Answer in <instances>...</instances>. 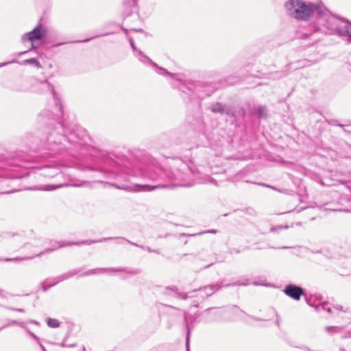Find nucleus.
Segmentation results:
<instances>
[{"label":"nucleus","instance_id":"58836bf2","mask_svg":"<svg viewBox=\"0 0 351 351\" xmlns=\"http://www.w3.org/2000/svg\"><path fill=\"white\" fill-rule=\"evenodd\" d=\"M210 310H212V308H208V309H206V311H210Z\"/></svg>","mask_w":351,"mask_h":351},{"label":"nucleus","instance_id":"aec40b11","mask_svg":"<svg viewBox=\"0 0 351 351\" xmlns=\"http://www.w3.org/2000/svg\"><path fill=\"white\" fill-rule=\"evenodd\" d=\"M117 239H119V240H121V241H127V242H128L129 243H130V244H132L133 245L140 247L141 248H142L143 250H147L149 252H152V251H153L149 247H145V246H142V245H137V244H136L134 243H132V242H131V241H130L128 240L125 239L124 238L117 237Z\"/></svg>","mask_w":351,"mask_h":351},{"label":"nucleus","instance_id":"0eeeda50","mask_svg":"<svg viewBox=\"0 0 351 351\" xmlns=\"http://www.w3.org/2000/svg\"><path fill=\"white\" fill-rule=\"evenodd\" d=\"M77 274V271L73 270V271H69L67 273H65L62 275H60L56 278H55L54 279H47L46 280H45L41 285H40V287H42L43 290L44 291H47L48 289H49L50 287L56 285V284L66 280V279H68L72 276H73L74 275H75Z\"/></svg>","mask_w":351,"mask_h":351},{"label":"nucleus","instance_id":"473e14b6","mask_svg":"<svg viewBox=\"0 0 351 351\" xmlns=\"http://www.w3.org/2000/svg\"><path fill=\"white\" fill-rule=\"evenodd\" d=\"M216 232L217 231L215 230H211L208 231V232H210V233H216Z\"/></svg>","mask_w":351,"mask_h":351},{"label":"nucleus","instance_id":"4c0bfd02","mask_svg":"<svg viewBox=\"0 0 351 351\" xmlns=\"http://www.w3.org/2000/svg\"><path fill=\"white\" fill-rule=\"evenodd\" d=\"M307 303H308L309 305H311V303H310V300H307Z\"/></svg>","mask_w":351,"mask_h":351},{"label":"nucleus","instance_id":"f8f14e48","mask_svg":"<svg viewBox=\"0 0 351 351\" xmlns=\"http://www.w3.org/2000/svg\"><path fill=\"white\" fill-rule=\"evenodd\" d=\"M71 245V243H60L59 242H57V241H54L52 244V247H49V248H47L45 249L43 252H38L36 254V256H39L42 254H44V253H49L50 252H52L56 249H58L61 247H63V246H66V245Z\"/></svg>","mask_w":351,"mask_h":351},{"label":"nucleus","instance_id":"9b49d317","mask_svg":"<svg viewBox=\"0 0 351 351\" xmlns=\"http://www.w3.org/2000/svg\"><path fill=\"white\" fill-rule=\"evenodd\" d=\"M221 287L222 285L221 284L216 283L215 285L206 286L204 288L199 289V291L204 293L206 297H208L219 290Z\"/></svg>","mask_w":351,"mask_h":351},{"label":"nucleus","instance_id":"a211bd4d","mask_svg":"<svg viewBox=\"0 0 351 351\" xmlns=\"http://www.w3.org/2000/svg\"><path fill=\"white\" fill-rule=\"evenodd\" d=\"M32 64L38 68L41 67V64L36 58H29V59L25 60L22 63V64Z\"/></svg>","mask_w":351,"mask_h":351},{"label":"nucleus","instance_id":"c9c22d12","mask_svg":"<svg viewBox=\"0 0 351 351\" xmlns=\"http://www.w3.org/2000/svg\"><path fill=\"white\" fill-rule=\"evenodd\" d=\"M152 252L157 253V254L159 253L158 250H153Z\"/></svg>","mask_w":351,"mask_h":351},{"label":"nucleus","instance_id":"ddd939ff","mask_svg":"<svg viewBox=\"0 0 351 351\" xmlns=\"http://www.w3.org/2000/svg\"><path fill=\"white\" fill-rule=\"evenodd\" d=\"M13 324H16V325L19 326L20 327H21L22 328L25 329V331L30 335V332H32L27 327L26 323H25L23 322H19V321H16V320H12L9 323L5 324L2 328L8 327V326H10L13 325Z\"/></svg>","mask_w":351,"mask_h":351},{"label":"nucleus","instance_id":"a878e982","mask_svg":"<svg viewBox=\"0 0 351 351\" xmlns=\"http://www.w3.org/2000/svg\"><path fill=\"white\" fill-rule=\"evenodd\" d=\"M10 310L17 311V312H24V309L23 308H8Z\"/></svg>","mask_w":351,"mask_h":351},{"label":"nucleus","instance_id":"f257e3e1","mask_svg":"<svg viewBox=\"0 0 351 351\" xmlns=\"http://www.w3.org/2000/svg\"><path fill=\"white\" fill-rule=\"evenodd\" d=\"M169 170L165 171L157 167L152 170L150 167L143 176L149 179L153 184H135L133 185H114L119 189L131 192H147L158 189L172 188L174 186H191L196 183L217 185L215 179L204 175L205 171L196 169L193 162H189L177 158L169 163Z\"/></svg>","mask_w":351,"mask_h":351},{"label":"nucleus","instance_id":"6ab92c4d","mask_svg":"<svg viewBox=\"0 0 351 351\" xmlns=\"http://www.w3.org/2000/svg\"><path fill=\"white\" fill-rule=\"evenodd\" d=\"M256 114L260 118H264L267 115L266 108L263 106H260L256 109Z\"/></svg>","mask_w":351,"mask_h":351},{"label":"nucleus","instance_id":"ea45409f","mask_svg":"<svg viewBox=\"0 0 351 351\" xmlns=\"http://www.w3.org/2000/svg\"><path fill=\"white\" fill-rule=\"evenodd\" d=\"M184 319H185L186 321L187 320V317H186V315H184Z\"/></svg>","mask_w":351,"mask_h":351},{"label":"nucleus","instance_id":"7ed1b4c3","mask_svg":"<svg viewBox=\"0 0 351 351\" xmlns=\"http://www.w3.org/2000/svg\"><path fill=\"white\" fill-rule=\"evenodd\" d=\"M284 8L286 14L297 20L306 21L318 10V8L311 2L302 0H287Z\"/></svg>","mask_w":351,"mask_h":351},{"label":"nucleus","instance_id":"39448f33","mask_svg":"<svg viewBox=\"0 0 351 351\" xmlns=\"http://www.w3.org/2000/svg\"><path fill=\"white\" fill-rule=\"evenodd\" d=\"M315 308L317 311L324 310L328 313L336 315L343 319V322L345 324L351 323V310L349 308H343L341 305H335L332 307H330L327 302H324L321 304L316 305Z\"/></svg>","mask_w":351,"mask_h":351},{"label":"nucleus","instance_id":"1a4fd4ad","mask_svg":"<svg viewBox=\"0 0 351 351\" xmlns=\"http://www.w3.org/2000/svg\"><path fill=\"white\" fill-rule=\"evenodd\" d=\"M283 292L286 295L295 300H299L301 295H304V290L300 287L291 284L287 285Z\"/></svg>","mask_w":351,"mask_h":351},{"label":"nucleus","instance_id":"4be33fe9","mask_svg":"<svg viewBox=\"0 0 351 351\" xmlns=\"http://www.w3.org/2000/svg\"><path fill=\"white\" fill-rule=\"evenodd\" d=\"M113 239L114 238H112V237L104 238V239H100L99 241H86L81 242L80 243L81 244H91V243H93L103 242V241H106Z\"/></svg>","mask_w":351,"mask_h":351},{"label":"nucleus","instance_id":"e433bc0d","mask_svg":"<svg viewBox=\"0 0 351 351\" xmlns=\"http://www.w3.org/2000/svg\"><path fill=\"white\" fill-rule=\"evenodd\" d=\"M129 274H135V272H134V271H132V272H130Z\"/></svg>","mask_w":351,"mask_h":351},{"label":"nucleus","instance_id":"7c9ffc66","mask_svg":"<svg viewBox=\"0 0 351 351\" xmlns=\"http://www.w3.org/2000/svg\"><path fill=\"white\" fill-rule=\"evenodd\" d=\"M60 186H59V187H60ZM56 188H58V186H56V187H55V186H50V188L47 189V190H53V189H56Z\"/></svg>","mask_w":351,"mask_h":351},{"label":"nucleus","instance_id":"a19ab883","mask_svg":"<svg viewBox=\"0 0 351 351\" xmlns=\"http://www.w3.org/2000/svg\"><path fill=\"white\" fill-rule=\"evenodd\" d=\"M62 347H64L65 346V344L64 343H62L61 345Z\"/></svg>","mask_w":351,"mask_h":351},{"label":"nucleus","instance_id":"bb28decb","mask_svg":"<svg viewBox=\"0 0 351 351\" xmlns=\"http://www.w3.org/2000/svg\"><path fill=\"white\" fill-rule=\"evenodd\" d=\"M27 322V323L34 324L37 325V326H40V323L36 321V320L31 319V320H28Z\"/></svg>","mask_w":351,"mask_h":351},{"label":"nucleus","instance_id":"2eb2a0df","mask_svg":"<svg viewBox=\"0 0 351 351\" xmlns=\"http://www.w3.org/2000/svg\"><path fill=\"white\" fill-rule=\"evenodd\" d=\"M211 110L212 112H219V113H228V112H226L225 111V109L223 106V105L220 103H217V104H215L214 105L212 106L211 107Z\"/></svg>","mask_w":351,"mask_h":351},{"label":"nucleus","instance_id":"f3484780","mask_svg":"<svg viewBox=\"0 0 351 351\" xmlns=\"http://www.w3.org/2000/svg\"><path fill=\"white\" fill-rule=\"evenodd\" d=\"M107 271H115V269H96L93 270H89L85 273V275H91V274H101L103 272Z\"/></svg>","mask_w":351,"mask_h":351},{"label":"nucleus","instance_id":"79ce46f5","mask_svg":"<svg viewBox=\"0 0 351 351\" xmlns=\"http://www.w3.org/2000/svg\"><path fill=\"white\" fill-rule=\"evenodd\" d=\"M59 108H60V110H62V106H61L60 105V106H59Z\"/></svg>","mask_w":351,"mask_h":351},{"label":"nucleus","instance_id":"f03ea898","mask_svg":"<svg viewBox=\"0 0 351 351\" xmlns=\"http://www.w3.org/2000/svg\"><path fill=\"white\" fill-rule=\"evenodd\" d=\"M317 12L319 13L317 25L323 26L331 33L346 37L351 42V23L331 15L327 10L318 8Z\"/></svg>","mask_w":351,"mask_h":351},{"label":"nucleus","instance_id":"393cba45","mask_svg":"<svg viewBox=\"0 0 351 351\" xmlns=\"http://www.w3.org/2000/svg\"><path fill=\"white\" fill-rule=\"evenodd\" d=\"M274 314L276 316V324H277L278 326H280V317H279V315H278V314L277 313V312L276 311H274Z\"/></svg>","mask_w":351,"mask_h":351},{"label":"nucleus","instance_id":"6e6552de","mask_svg":"<svg viewBox=\"0 0 351 351\" xmlns=\"http://www.w3.org/2000/svg\"><path fill=\"white\" fill-rule=\"evenodd\" d=\"M324 32L325 30L317 27V25L312 24L309 26L308 29H306L302 33L300 37L302 38H311V40H312L313 43H315L319 40V37L317 36V34L320 32Z\"/></svg>","mask_w":351,"mask_h":351},{"label":"nucleus","instance_id":"20e7f679","mask_svg":"<svg viewBox=\"0 0 351 351\" xmlns=\"http://www.w3.org/2000/svg\"><path fill=\"white\" fill-rule=\"evenodd\" d=\"M135 55L138 58L139 61H141L143 64H150L153 66L156 69V71L158 74L161 75H167L170 76L173 80L172 85L174 87L179 88L182 92H186L185 89H188L189 90H192V88L197 89L199 86V85L191 82H185L183 81L182 77H181L180 75L169 73L165 69L159 67L155 62H152V60L149 58H148L146 55H145L141 51H137V53Z\"/></svg>","mask_w":351,"mask_h":351},{"label":"nucleus","instance_id":"423d86ee","mask_svg":"<svg viewBox=\"0 0 351 351\" xmlns=\"http://www.w3.org/2000/svg\"><path fill=\"white\" fill-rule=\"evenodd\" d=\"M47 34V29L42 24L37 25L31 32L25 34L22 37V42L25 43L26 42H31V48L36 49L39 46L37 43L38 40H41L45 38Z\"/></svg>","mask_w":351,"mask_h":351},{"label":"nucleus","instance_id":"dca6fc26","mask_svg":"<svg viewBox=\"0 0 351 351\" xmlns=\"http://www.w3.org/2000/svg\"><path fill=\"white\" fill-rule=\"evenodd\" d=\"M343 328L340 326H327L325 328V330L330 335L341 332Z\"/></svg>","mask_w":351,"mask_h":351},{"label":"nucleus","instance_id":"72a5a7b5","mask_svg":"<svg viewBox=\"0 0 351 351\" xmlns=\"http://www.w3.org/2000/svg\"><path fill=\"white\" fill-rule=\"evenodd\" d=\"M27 51H23V52H21V53H19V56H21V55H23V54H25V53H27Z\"/></svg>","mask_w":351,"mask_h":351},{"label":"nucleus","instance_id":"2f4dec72","mask_svg":"<svg viewBox=\"0 0 351 351\" xmlns=\"http://www.w3.org/2000/svg\"><path fill=\"white\" fill-rule=\"evenodd\" d=\"M48 141H49V142H53V137H52V136H51V135L50 136V137H49V140H48Z\"/></svg>","mask_w":351,"mask_h":351},{"label":"nucleus","instance_id":"cd10ccee","mask_svg":"<svg viewBox=\"0 0 351 351\" xmlns=\"http://www.w3.org/2000/svg\"><path fill=\"white\" fill-rule=\"evenodd\" d=\"M178 298H180L183 300H185L187 298V295L186 293H182V294H178Z\"/></svg>","mask_w":351,"mask_h":351},{"label":"nucleus","instance_id":"c756f323","mask_svg":"<svg viewBox=\"0 0 351 351\" xmlns=\"http://www.w3.org/2000/svg\"><path fill=\"white\" fill-rule=\"evenodd\" d=\"M189 330H188V335H187V337H186V347H187V351H189Z\"/></svg>","mask_w":351,"mask_h":351},{"label":"nucleus","instance_id":"f704fd0d","mask_svg":"<svg viewBox=\"0 0 351 351\" xmlns=\"http://www.w3.org/2000/svg\"><path fill=\"white\" fill-rule=\"evenodd\" d=\"M3 293H4L3 291L0 289V295L3 296Z\"/></svg>","mask_w":351,"mask_h":351},{"label":"nucleus","instance_id":"b1692460","mask_svg":"<svg viewBox=\"0 0 351 351\" xmlns=\"http://www.w3.org/2000/svg\"><path fill=\"white\" fill-rule=\"evenodd\" d=\"M129 42H130V45H131V47H132V48L133 51L136 53L135 54H136V53H137V51H138V49H136V47H135L134 43V41H133V40H132V38H129Z\"/></svg>","mask_w":351,"mask_h":351},{"label":"nucleus","instance_id":"c85d7f7f","mask_svg":"<svg viewBox=\"0 0 351 351\" xmlns=\"http://www.w3.org/2000/svg\"><path fill=\"white\" fill-rule=\"evenodd\" d=\"M12 62H15V61H11V62H7L1 63L0 64V67L5 66V65H7L8 64H10V63H12Z\"/></svg>","mask_w":351,"mask_h":351},{"label":"nucleus","instance_id":"4468645a","mask_svg":"<svg viewBox=\"0 0 351 351\" xmlns=\"http://www.w3.org/2000/svg\"><path fill=\"white\" fill-rule=\"evenodd\" d=\"M46 322L50 328H56L60 326V322L57 319L48 317L46 319Z\"/></svg>","mask_w":351,"mask_h":351},{"label":"nucleus","instance_id":"412c9836","mask_svg":"<svg viewBox=\"0 0 351 351\" xmlns=\"http://www.w3.org/2000/svg\"><path fill=\"white\" fill-rule=\"evenodd\" d=\"M30 336L36 341V342L39 345L42 351H47L45 346L41 343L40 339L33 332H30Z\"/></svg>","mask_w":351,"mask_h":351},{"label":"nucleus","instance_id":"5701e85b","mask_svg":"<svg viewBox=\"0 0 351 351\" xmlns=\"http://www.w3.org/2000/svg\"><path fill=\"white\" fill-rule=\"evenodd\" d=\"M34 258V256H29V257H23V258H6V261H24L27 260Z\"/></svg>","mask_w":351,"mask_h":351},{"label":"nucleus","instance_id":"9d476101","mask_svg":"<svg viewBox=\"0 0 351 351\" xmlns=\"http://www.w3.org/2000/svg\"><path fill=\"white\" fill-rule=\"evenodd\" d=\"M39 88L40 93H51L54 99L56 101V104H58V98L54 90V87L47 80L40 82L39 84Z\"/></svg>","mask_w":351,"mask_h":351}]
</instances>
